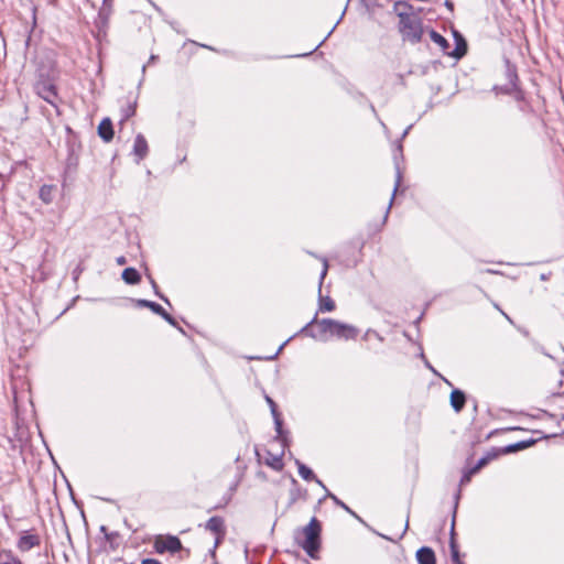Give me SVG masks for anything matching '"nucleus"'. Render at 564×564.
<instances>
[{"mask_svg":"<svg viewBox=\"0 0 564 564\" xmlns=\"http://www.w3.org/2000/svg\"><path fill=\"white\" fill-rule=\"evenodd\" d=\"M425 366L436 376H440L441 375L431 366V364L429 361L425 360Z\"/></svg>","mask_w":564,"mask_h":564,"instance_id":"42","label":"nucleus"},{"mask_svg":"<svg viewBox=\"0 0 564 564\" xmlns=\"http://www.w3.org/2000/svg\"><path fill=\"white\" fill-rule=\"evenodd\" d=\"M274 429L276 432V440L281 442L283 448L290 445V440L288 436V432L283 430V421L281 417H276L274 421Z\"/></svg>","mask_w":564,"mask_h":564,"instance_id":"21","label":"nucleus"},{"mask_svg":"<svg viewBox=\"0 0 564 564\" xmlns=\"http://www.w3.org/2000/svg\"><path fill=\"white\" fill-rule=\"evenodd\" d=\"M400 183H401V172H400V169L397 166V181H395V185H394V188H393L392 197H391L390 203H389V206H388V208H387V210H386V215H384V218H383V219H384V221H386V220H387V218H388L389 210H390V208H391L392 202H393V199H394L395 192L398 191V187H399Z\"/></svg>","mask_w":564,"mask_h":564,"instance_id":"29","label":"nucleus"},{"mask_svg":"<svg viewBox=\"0 0 564 564\" xmlns=\"http://www.w3.org/2000/svg\"><path fill=\"white\" fill-rule=\"evenodd\" d=\"M459 498H460V490H458L457 494L455 495V506H454L452 527H451L449 549H451L452 561H453L454 564H464L460 561V555H459L458 546H457L456 541H455V531H454V529H455V517H456V510H457Z\"/></svg>","mask_w":564,"mask_h":564,"instance_id":"6","label":"nucleus"},{"mask_svg":"<svg viewBox=\"0 0 564 564\" xmlns=\"http://www.w3.org/2000/svg\"><path fill=\"white\" fill-rule=\"evenodd\" d=\"M137 111V98L132 101H128L127 106L121 109V122L128 120L133 117Z\"/></svg>","mask_w":564,"mask_h":564,"instance_id":"24","label":"nucleus"},{"mask_svg":"<svg viewBox=\"0 0 564 564\" xmlns=\"http://www.w3.org/2000/svg\"><path fill=\"white\" fill-rule=\"evenodd\" d=\"M291 480H292V484H293L294 486H296V485H297V481H296V479H295V478H293V477H292V479H291Z\"/></svg>","mask_w":564,"mask_h":564,"instance_id":"53","label":"nucleus"},{"mask_svg":"<svg viewBox=\"0 0 564 564\" xmlns=\"http://www.w3.org/2000/svg\"><path fill=\"white\" fill-rule=\"evenodd\" d=\"M322 43H323V42H321L318 45H315L314 51H315V50H317V48L322 45Z\"/></svg>","mask_w":564,"mask_h":564,"instance_id":"59","label":"nucleus"},{"mask_svg":"<svg viewBox=\"0 0 564 564\" xmlns=\"http://www.w3.org/2000/svg\"><path fill=\"white\" fill-rule=\"evenodd\" d=\"M164 321H166L170 325L176 327L177 326V322L175 321V318L170 315L164 308H163V312L162 314H159Z\"/></svg>","mask_w":564,"mask_h":564,"instance_id":"33","label":"nucleus"},{"mask_svg":"<svg viewBox=\"0 0 564 564\" xmlns=\"http://www.w3.org/2000/svg\"><path fill=\"white\" fill-rule=\"evenodd\" d=\"M535 443H536V440H534V438L520 441V442L507 445L502 449V453H505V454L516 453L518 451L529 448V447L533 446Z\"/></svg>","mask_w":564,"mask_h":564,"instance_id":"19","label":"nucleus"},{"mask_svg":"<svg viewBox=\"0 0 564 564\" xmlns=\"http://www.w3.org/2000/svg\"><path fill=\"white\" fill-rule=\"evenodd\" d=\"M100 531H101V532H106V527H105V525H101V527H100Z\"/></svg>","mask_w":564,"mask_h":564,"instance_id":"57","label":"nucleus"},{"mask_svg":"<svg viewBox=\"0 0 564 564\" xmlns=\"http://www.w3.org/2000/svg\"><path fill=\"white\" fill-rule=\"evenodd\" d=\"M290 339H288L286 341H284L280 347H279V350L275 352L274 356L270 357V359H273L281 350L282 348L289 343Z\"/></svg>","mask_w":564,"mask_h":564,"instance_id":"44","label":"nucleus"},{"mask_svg":"<svg viewBox=\"0 0 564 564\" xmlns=\"http://www.w3.org/2000/svg\"><path fill=\"white\" fill-rule=\"evenodd\" d=\"M141 564H162L159 560L155 558H144Z\"/></svg>","mask_w":564,"mask_h":564,"instance_id":"37","label":"nucleus"},{"mask_svg":"<svg viewBox=\"0 0 564 564\" xmlns=\"http://www.w3.org/2000/svg\"><path fill=\"white\" fill-rule=\"evenodd\" d=\"M137 305L140 306V307H148L154 314H158V315L162 314V312H163V307L160 304H158L156 302H153V301L140 299V300H137Z\"/></svg>","mask_w":564,"mask_h":564,"instance_id":"26","label":"nucleus"},{"mask_svg":"<svg viewBox=\"0 0 564 564\" xmlns=\"http://www.w3.org/2000/svg\"><path fill=\"white\" fill-rule=\"evenodd\" d=\"M449 403H451V406L453 408V410L456 413H459L464 409L465 403H466V395H465L464 391H462L459 389H454L451 392Z\"/></svg>","mask_w":564,"mask_h":564,"instance_id":"14","label":"nucleus"},{"mask_svg":"<svg viewBox=\"0 0 564 564\" xmlns=\"http://www.w3.org/2000/svg\"><path fill=\"white\" fill-rule=\"evenodd\" d=\"M415 12H417V15L421 18L423 9L422 8H415Z\"/></svg>","mask_w":564,"mask_h":564,"instance_id":"50","label":"nucleus"},{"mask_svg":"<svg viewBox=\"0 0 564 564\" xmlns=\"http://www.w3.org/2000/svg\"><path fill=\"white\" fill-rule=\"evenodd\" d=\"M393 12L398 15L399 21H404L414 15H417V12H415V7L412 6L409 1H397L393 4Z\"/></svg>","mask_w":564,"mask_h":564,"instance_id":"10","label":"nucleus"},{"mask_svg":"<svg viewBox=\"0 0 564 564\" xmlns=\"http://www.w3.org/2000/svg\"><path fill=\"white\" fill-rule=\"evenodd\" d=\"M145 68H147V65H143V66H142V74H144V73H145Z\"/></svg>","mask_w":564,"mask_h":564,"instance_id":"58","label":"nucleus"},{"mask_svg":"<svg viewBox=\"0 0 564 564\" xmlns=\"http://www.w3.org/2000/svg\"><path fill=\"white\" fill-rule=\"evenodd\" d=\"M327 271H328L327 260L323 259V270L319 275V284H318V293H319L318 311L319 312H332L336 307L335 302L329 296L323 297L321 295L322 284L327 274Z\"/></svg>","mask_w":564,"mask_h":564,"instance_id":"7","label":"nucleus"},{"mask_svg":"<svg viewBox=\"0 0 564 564\" xmlns=\"http://www.w3.org/2000/svg\"><path fill=\"white\" fill-rule=\"evenodd\" d=\"M116 261H117V263H118L119 265H123V264H126V263H127V259H126V257H123V256L118 257V258L116 259Z\"/></svg>","mask_w":564,"mask_h":564,"instance_id":"41","label":"nucleus"},{"mask_svg":"<svg viewBox=\"0 0 564 564\" xmlns=\"http://www.w3.org/2000/svg\"><path fill=\"white\" fill-rule=\"evenodd\" d=\"M416 560L419 564H436L435 553L429 546H422L416 551Z\"/></svg>","mask_w":564,"mask_h":564,"instance_id":"15","label":"nucleus"},{"mask_svg":"<svg viewBox=\"0 0 564 564\" xmlns=\"http://www.w3.org/2000/svg\"><path fill=\"white\" fill-rule=\"evenodd\" d=\"M294 463L297 467L300 476L304 480L312 481L313 479H315V474L313 473V470L310 467H307L305 464H303L300 459H295Z\"/></svg>","mask_w":564,"mask_h":564,"instance_id":"22","label":"nucleus"},{"mask_svg":"<svg viewBox=\"0 0 564 564\" xmlns=\"http://www.w3.org/2000/svg\"><path fill=\"white\" fill-rule=\"evenodd\" d=\"M265 400H267L268 405L270 406V409L273 408V406H276L275 402L270 397L267 395Z\"/></svg>","mask_w":564,"mask_h":564,"instance_id":"43","label":"nucleus"},{"mask_svg":"<svg viewBox=\"0 0 564 564\" xmlns=\"http://www.w3.org/2000/svg\"><path fill=\"white\" fill-rule=\"evenodd\" d=\"M248 555H249V550H248V549H246V550H245V556H246V558H248Z\"/></svg>","mask_w":564,"mask_h":564,"instance_id":"54","label":"nucleus"},{"mask_svg":"<svg viewBox=\"0 0 564 564\" xmlns=\"http://www.w3.org/2000/svg\"><path fill=\"white\" fill-rule=\"evenodd\" d=\"M477 474V471H473V467L469 469L464 470L462 478H460V485H466L470 481L471 476Z\"/></svg>","mask_w":564,"mask_h":564,"instance_id":"32","label":"nucleus"},{"mask_svg":"<svg viewBox=\"0 0 564 564\" xmlns=\"http://www.w3.org/2000/svg\"><path fill=\"white\" fill-rule=\"evenodd\" d=\"M300 333L321 341H326L330 337L350 340L358 336L359 329L354 325L333 318L318 319L316 313L315 316L300 329Z\"/></svg>","mask_w":564,"mask_h":564,"instance_id":"1","label":"nucleus"},{"mask_svg":"<svg viewBox=\"0 0 564 564\" xmlns=\"http://www.w3.org/2000/svg\"><path fill=\"white\" fill-rule=\"evenodd\" d=\"M55 186L44 184L39 191V197L44 204H51L53 202V192Z\"/></svg>","mask_w":564,"mask_h":564,"instance_id":"23","label":"nucleus"},{"mask_svg":"<svg viewBox=\"0 0 564 564\" xmlns=\"http://www.w3.org/2000/svg\"><path fill=\"white\" fill-rule=\"evenodd\" d=\"M445 6H446L449 10H453V9H454V4H453L451 1H446V2H445Z\"/></svg>","mask_w":564,"mask_h":564,"instance_id":"47","label":"nucleus"},{"mask_svg":"<svg viewBox=\"0 0 564 564\" xmlns=\"http://www.w3.org/2000/svg\"><path fill=\"white\" fill-rule=\"evenodd\" d=\"M349 1H350V0H347V3H346V7H345V9H344V11H343V13H341V17H344V14H345V12H346V10H347V7H348Z\"/></svg>","mask_w":564,"mask_h":564,"instance_id":"52","label":"nucleus"},{"mask_svg":"<svg viewBox=\"0 0 564 564\" xmlns=\"http://www.w3.org/2000/svg\"><path fill=\"white\" fill-rule=\"evenodd\" d=\"M56 80L57 72L54 68L48 70L39 68L33 88L40 98L57 109L61 98L57 93Z\"/></svg>","mask_w":564,"mask_h":564,"instance_id":"2","label":"nucleus"},{"mask_svg":"<svg viewBox=\"0 0 564 564\" xmlns=\"http://www.w3.org/2000/svg\"><path fill=\"white\" fill-rule=\"evenodd\" d=\"M492 90L496 93V94H503V95H512L513 93V87L510 86V85H503V86H499V85H495L492 87Z\"/></svg>","mask_w":564,"mask_h":564,"instance_id":"30","label":"nucleus"},{"mask_svg":"<svg viewBox=\"0 0 564 564\" xmlns=\"http://www.w3.org/2000/svg\"><path fill=\"white\" fill-rule=\"evenodd\" d=\"M156 58H158V56H155V55H151V56H150V59H149V63L154 62Z\"/></svg>","mask_w":564,"mask_h":564,"instance_id":"51","label":"nucleus"},{"mask_svg":"<svg viewBox=\"0 0 564 564\" xmlns=\"http://www.w3.org/2000/svg\"><path fill=\"white\" fill-rule=\"evenodd\" d=\"M327 497L330 498L336 506L340 507L346 512H348L350 516L360 520V518L357 516V513L354 510H351L345 502H343L340 499H338V497H336L334 494H332L330 491H327Z\"/></svg>","mask_w":564,"mask_h":564,"instance_id":"28","label":"nucleus"},{"mask_svg":"<svg viewBox=\"0 0 564 564\" xmlns=\"http://www.w3.org/2000/svg\"><path fill=\"white\" fill-rule=\"evenodd\" d=\"M448 386H452L451 381H448L447 379L445 378H442Z\"/></svg>","mask_w":564,"mask_h":564,"instance_id":"55","label":"nucleus"},{"mask_svg":"<svg viewBox=\"0 0 564 564\" xmlns=\"http://www.w3.org/2000/svg\"><path fill=\"white\" fill-rule=\"evenodd\" d=\"M216 538H215V543H214V547L213 550L210 551L212 555L215 556V550L217 549V546L223 542V540L225 539V535L226 533H219V534H215Z\"/></svg>","mask_w":564,"mask_h":564,"instance_id":"35","label":"nucleus"},{"mask_svg":"<svg viewBox=\"0 0 564 564\" xmlns=\"http://www.w3.org/2000/svg\"><path fill=\"white\" fill-rule=\"evenodd\" d=\"M430 39L433 43H435L442 51V53L446 56H448L451 44L449 42L438 32L431 29L429 31Z\"/></svg>","mask_w":564,"mask_h":564,"instance_id":"16","label":"nucleus"},{"mask_svg":"<svg viewBox=\"0 0 564 564\" xmlns=\"http://www.w3.org/2000/svg\"><path fill=\"white\" fill-rule=\"evenodd\" d=\"M343 17L340 15V18L338 19V21L336 22V24L333 26V29L328 32V35H325V39H328V36L332 34V32L334 31V29L336 28V25L341 21Z\"/></svg>","mask_w":564,"mask_h":564,"instance_id":"45","label":"nucleus"},{"mask_svg":"<svg viewBox=\"0 0 564 564\" xmlns=\"http://www.w3.org/2000/svg\"><path fill=\"white\" fill-rule=\"evenodd\" d=\"M271 414H272L273 421H275V420H276V417H281V414H280V412L278 411V408H276V406L271 408Z\"/></svg>","mask_w":564,"mask_h":564,"instance_id":"38","label":"nucleus"},{"mask_svg":"<svg viewBox=\"0 0 564 564\" xmlns=\"http://www.w3.org/2000/svg\"><path fill=\"white\" fill-rule=\"evenodd\" d=\"M503 62H505L506 78L508 80V85H510L513 88H516V85H518V80H519L518 73H517V67L507 57H505Z\"/></svg>","mask_w":564,"mask_h":564,"instance_id":"18","label":"nucleus"},{"mask_svg":"<svg viewBox=\"0 0 564 564\" xmlns=\"http://www.w3.org/2000/svg\"><path fill=\"white\" fill-rule=\"evenodd\" d=\"M453 36L455 41V47L453 51H449L448 56L456 59H460L463 56L466 55L468 45L465 37L459 31L453 30Z\"/></svg>","mask_w":564,"mask_h":564,"instance_id":"8","label":"nucleus"},{"mask_svg":"<svg viewBox=\"0 0 564 564\" xmlns=\"http://www.w3.org/2000/svg\"><path fill=\"white\" fill-rule=\"evenodd\" d=\"M149 152V145L143 134H137L133 143V154L137 158V163L143 160Z\"/></svg>","mask_w":564,"mask_h":564,"instance_id":"11","label":"nucleus"},{"mask_svg":"<svg viewBox=\"0 0 564 564\" xmlns=\"http://www.w3.org/2000/svg\"><path fill=\"white\" fill-rule=\"evenodd\" d=\"M313 481H315L318 486H321L326 492L329 491L326 486L323 484V481L321 479H318L316 476H315V479H313ZM325 497H327V494L325 495Z\"/></svg>","mask_w":564,"mask_h":564,"instance_id":"39","label":"nucleus"},{"mask_svg":"<svg viewBox=\"0 0 564 564\" xmlns=\"http://www.w3.org/2000/svg\"><path fill=\"white\" fill-rule=\"evenodd\" d=\"M398 29L402 40L411 44L420 43L424 33L422 19L419 15H414L404 21H399Z\"/></svg>","mask_w":564,"mask_h":564,"instance_id":"4","label":"nucleus"},{"mask_svg":"<svg viewBox=\"0 0 564 564\" xmlns=\"http://www.w3.org/2000/svg\"><path fill=\"white\" fill-rule=\"evenodd\" d=\"M41 544V539L35 533L24 532L18 540L17 546L21 552H29Z\"/></svg>","mask_w":564,"mask_h":564,"instance_id":"9","label":"nucleus"},{"mask_svg":"<svg viewBox=\"0 0 564 564\" xmlns=\"http://www.w3.org/2000/svg\"><path fill=\"white\" fill-rule=\"evenodd\" d=\"M509 430L510 431H524V429L520 427V426H513V427H510Z\"/></svg>","mask_w":564,"mask_h":564,"instance_id":"48","label":"nucleus"},{"mask_svg":"<svg viewBox=\"0 0 564 564\" xmlns=\"http://www.w3.org/2000/svg\"><path fill=\"white\" fill-rule=\"evenodd\" d=\"M149 279H150V282H151V284H152V288H153V290H154L155 295H156L159 299H161L164 303H166L167 305H171L170 300H169L164 294H162V293L159 291V288H158V285H156L155 281H154L151 276H149Z\"/></svg>","mask_w":564,"mask_h":564,"instance_id":"31","label":"nucleus"},{"mask_svg":"<svg viewBox=\"0 0 564 564\" xmlns=\"http://www.w3.org/2000/svg\"><path fill=\"white\" fill-rule=\"evenodd\" d=\"M283 455H284V449H282V452L280 454H272L271 452H267V457L264 459V463L272 469H274L276 471H281L284 467L283 459H282Z\"/></svg>","mask_w":564,"mask_h":564,"instance_id":"17","label":"nucleus"},{"mask_svg":"<svg viewBox=\"0 0 564 564\" xmlns=\"http://www.w3.org/2000/svg\"><path fill=\"white\" fill-rule=\"evenodd\" d=\"M499 453L495 449L492 452L487 453L485 456H482L475 466H473V471H479L482 467H485L490 460L498 457Z\"/></svg>","mask_w":564,"mask_h":564,"instance_id":"25","label":"nucleus"},{"mask_svg":"<svg viewBox=\"0 0 564 564\" xmlns=\"http://www.w3.org/2000/svg\"><path fill=\"white\" fill-rule=\"evenodd\" d=\"M204 528L214 534L226 533L225 520L219 516L209 518L204 524Z\"/></svg>","mask_w":564,"mask_h":564,"instance_id":"12","label":"nucleus"},{"mask_svg":"<svg viewBox=\"0 0 564 564\" xmlns=\"http://www.w3.org/2000/svg\"><path fill=\"white\" fill-rule=\"evenodd\" d=\"M370 337H375V338H377L379 341H383L382 336H381L378 332H376V330H373V329H370V328H369V329H367V332L365 333V335H364V339H369Z\"/></svg>","mask_w":564,"mask_h":564,"instance_id":"34","label":"nucleus"},{"mask_svg":"<svg viewBox=\"0 0 564 564\" xmlns=\"http://www.w3.org/2000/svg\"><path fill=\"white\" fill-rule=\"evenodd\" d=\"M153 546L159 554L165 552L174 554L183 549L181 540L175 535L158 536Z\"/></svg>","mask_w":564,"mask_h":564,"instance_id":"5","label":"nucleus"},{"mask_svg":"<svg viewBox=\"0 0 564 564\" xmlns=\"http://www.w3.org/2000/svg\"><path fill=\"white\" fill-rule=\"evenodd\" d=\"M408 528H409V521L405 522L404 532L406 531Z\"/></svg>","mask_w":564,"mask_h":564,"instance_id":"56","label":"nucleus"},{"mask_svg":"<svg viewBox=\"0 0 564 564\" xmlns=\"http://www.w3.org/2000/svg\"><path fill=\"white\" fill-rule=\"evenodd\" d=\"M411 128H412V126H409V127L403 131V133H402V135H401V140H402V139H404V138L408 135V133H409V131H410V129H411Z\"/></svg>","mask_w":564,"mask_h":564,"instance_id":"46","label":"nucleus"},{"mask_svg":"<svg viewBox=\"0 0 564 564\" xmlns=\"http://www.w3.org/2000/svg\"><path fill=\"white\" fill-rule=\"evenodd\" d=\"M321 522L315 517H313L308 524L303 529L305 539L300 543V546L313 560L318 558V552L321 549Z\"/></svg>","mask_w":564,"mask_h":564,"instance_id":"3","label":"nucleus"},{"mask_svg":"<svg viewBox=\"0 0 564 564\" xmlns=\"http://www.w3.org/2000/svg\"><path fill=\"white\" fill-rule=\"evenodd\" d=\"M0 564H23L11 551L0 550Z\"/></svg>","mask_w":564,"mask_h":564,"instance_id":"27","label":"nucleus"},{"mask_svg":"<svg viewBox=\"0 0 564 564\" xmlns=\"http://www.w3.org/2000/svg\"><path fill=\"white\" fill-rule=\"evenodd\" d=\"M397 151L402 153V144L400 141H398V144H397Z\"/></svg>","mask_w":564,"mask_h":564,"instance_id":"49","label":"nucleus"},{"mask_svg":"<svg viewBox=\"0 0 564 564\" xmlns=\"http://www.w3.org/2000/svg\"><path fill=\"white\" fill-rule=\"evenodd\" d=\"M113 126L109 118H104L98 126V135L105 141L110 142L113 139Z\"/></svg>","mask_w":564,"mask_h":564,"instance_id":"13","label":"nucleus"},{"mask_svg":"<svg viewBox=\"0 0 564 564\" xmlns=\"http://www.w3.org/2000/svg\"><path fill=\"white\" fill-rule=\"evenodd\" d=\"M299 489L291 490V501L294 502L297 499Z\"/></svg>","mask_w":564,"mask_h":564,"instance_id":"40","label":"nucleus"},{"mask_svg":"<svg viewBox=\"0 0 564 564\" xmlns=\"http://www.w3.org/2000/svg\"><path fill=\"white\" fill-rule=\"evenodd\" d=\"M514 99L518 101L524 100V93L519 88L518 85H516V88H513Z\"/></svg>","mask_w":564,"mask_h":564,"instance_id":"36","label":"nucleus"},{"mask_svg":"<svg viewBox=\"0 0 564 564\" xmlns=\"http://www.w3.org/2000/svg\"><path fill=\"white\" fill-rule=\"evenodd\" d=\"M121 278L129 285H135L141 281L139 271L132 267L126 268L122 271Z\"/></svg>","mask_w":564,"mask_h":564,"instance_id":"20","label":"nucleus"}]
</instances>
